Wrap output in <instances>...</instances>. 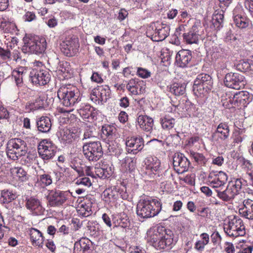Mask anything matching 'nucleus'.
I'll list each match as a JSON object with an SVG mask.
<instances>
[{
    "label": "nucleus",
    "instance_id": "f257e3e1",
    "mask_svg": "<svg viewBox=\"0 0 253 253\" xmlns=\"http://www.w3.org/2000/svg\"><path fill=\"white\" fill-rule=\"evenodd\" d=\"M149 242L157 250H169L174 245L173 234L169 229L158 227L151 235Z\"/></svg>",
    "mask_w": 253,
    "mask_h": 253
},
{
    "label": "nucleus",
    "instance_id": "f03ea898",
    "mask_svg": "<svg viewBox=\"0 0 253 253\" xmlns=\"http://www.w3.org/2000/svg\"><path fill=\"white\" fill-rule=\"evenodd\" d=\"M162 210V204L156 199L140 200L137 205V215L143 218H148L157 215Z\"/></svg>",
    "mask_w": 253,
    "mask_h": 253
},
{
    "label": "nucleus",
    "instance_id": "7ed1b4c3",
    "mask_svg": "<svg viewBox=\"0 0 253 253\" xmlns=\"http://www.w3.org/2000/svg\"><path fill=\"white\" fill-rule=\"evenodd\" d=\"M23 42L22 50L26 53L42 54L46 48V42L44 38L25 37L23 38Z\"/></svg>",
    "mask_w": 253,
    "mask_h": 253
},
{
    "label": "nucleus",
    "instance_id": "20e7f679",
    "mask_svg": "<svg viewBox=\"0 0 253 253\" xmlns=\"http://www.w3.org/2000/svg\"><path fill=\"white\" fill-rule=\"evenodd\" d=\"M226 235L232 238L243 237L246 234V229L243 221L236 216H230L227 223L224 225Z\"/></svg>",
    "mask_w": 253,
    "mask_h": 253
},
{
    "label": "nucleus",
    "instance_id": "39448f33",
    "mask_svg": "<svg viewBox=\"0 0 253 253\" xmlns=\"http://www.w3.org/2000/svg\"><path fill=\"white\" fill-rule=\"evenodd\" d=\"M7 145V156L11 160H17L27 154V143L20 138L11 139L8 141Z\"/></svg>",
    "mask_w": 253,
    "mask_h": 253
},
{
    "label": "nucleus",
    "instance_id": "423d86ee",
    "mask_svg": "<svg viewBox=\"0 0 253 253\" xmlns=\"http://www.w3.org/2000/svg\"><path fill=\"white\" fill-rule=\"evenodd\" d=\"M57 96L61 104L66 107H72L81 100L80 92L77 89L60 87L57 92Z\"/></svg>",
    "mask_w": 253,
    "mask_h": 253
},
{
    "label": "nucleus",
    "instance_id": "0eeeda50",
    "mask_svg": "<svg viewBox=\"0 0 253 253\" xmlns=\"http://www.w3.org/2000/svg\"><path fill=\"white\" fill-rule=\"evenodd\" d=\"M83 152L85 157L89 161H98L103 154L101 142L99 141H86L83 146Z\"/></svg>",
    "mask_w": 253,
    "mask_h": 253
},
{
    "label": "nucleus",
    "instance_id": "6e6552de",
    "mask_svg": "<svg viewBox=\"0 0 253 253\" xmlns=\"http://www.w3.org/2000/svg\"><path fill=\"white\" fill-rule=\"evenodd\" d=\"M212 84V81L210 75L200 74L194 81L193 90L196 95L200 96L211 89Z\"/></svg>",
    "mask_w": 253,
    "mask_h": 253
},
{
    "label": "nucleus",
    "instance_id": "1a4fd4ad",
    "mask_svg": "<svg viewBox=\"0 0 253 253\" xmlns=\"http://www.w3.org/2000/svg\"><path fill=\"white\" fill-rule=\"evenodd\" d=\"M57 148L55 145L50 140L43 139L38 145V153L44 160H48L55 156Z\"/></svg>",
    "mask_w": 253,
    "mask_h": 253
},
{
    "label": "nucleus",
    "instance_id": "9d476101",
    "mask_svg": "<svg viewBox=\"0 0 253 253\" xmlns=\"http://www.w3.org/2000/svg\"><path fill=\"white\" fill-rule=\"evenodd\" d=\"M71 195L69 191L52 190L47 196L49 204L52 207L60 206L71 197Z\"/></svg>",
    "mask_w": 253,
    "mask_h": 253
},
{
    "label": "nucleus",
    "instance_id": "9b49d317",
    "mask_svg": "<svg viewBox=\"0 0 253 253\" xmlns=\"http://www.w3.org/2000/svg\"><path fill=\"white\" fill-rule=\"evenodd\" d=\"M243 76L236 73H230L226 75L224 83L228 87L240 89L245 85Z\"/></svg>",
    "mask_w": 253,
    "mask_h": 253
},
{
    "label": "nucleus",
    "instance_id": "f8f14e48",
    "mask_svg": "<svg viewBox=\"0 0 253 253\" xmlns=\"http://www.w3.org/2000/svg\"><path fill=\"white\" fill-rule=\"evenodd\" d=\"M230 134V129L227 124L220 123L216 127V130L211 136V140L214 142H220L226 140Z\"/></svg>",
    "mask_w": 253,
    "mask_h": 253
},
{
    "label": "nucleus",
    "instance_id": "ddd939ff",
    "mask_svg": "<svg viewBox=\"0 0 253 253\" xmlns=\"http://www.w3.org/2000/svg\"><path fill=\"white\" fill-rule=\"evenodd\" d=\"M61 51L69 57L74 56L79 47V40L77 38H70L64 41L61 44Z\"/></svg>",
    "mask_w": 253,
    "mask_h": 253
},
{
    "label": "nucleus",
    "instance_id": "4468645a",
    "mask_svg": "<svg viewBox=\"0 0 253 253\" xmlns=\"http://www.w3.org/2000/svg\"><path fill=\"white\" fill-rule=\"evenodd\" d=\"M137 123L140 127L144 131L151 132L155 136L163 138L162 134L156 133V129L153 130L154 121L152 118L145 115H140L137 118Z\"/></svg>",
    "mask_w": 253,
    "mask_h": 253
},
{
    "label": "nucleus",
    "instance_id": "2eb2a0df",
    "mask_svg": "<svg viewBox=\"0 0 253 253\" xmlns=\"http://www.w3.org/2000/svg\"><path fill=\"white\" fill-rule=\"evenodd\" d=\"M126 145L127 152L129 153H132L135 155L143 148L144 146V140L140 136H133L126 140Z\"/></svg>",
    "mask_w": 253,
    "mask_h": 253
},
{
    "label": "nucleus",
    "instance_id": "dca6fc26",
    "mask_svg": "<svg viewBox=\"0 0 253 253\" xmlns=\"http://www.w3.org/2000/svg\"><path fill=\"white\" fill-rule=\"evenodd\" d=\"M173 165L177 173H183L188 170L190 162L183 154H175L173 157Z\"/></svg>",
    "mask_w": 253,
    "mask_h": 253
},
{
    "label": "nucleus",
    "instance_id": "f3484780",
    "mask_svg": "<svg viewBox=\"0 0 253 253\" xmlns=\"http://www.w3.org/2000/svg\"><path fill=\"white\" fill-rule=\"evenodd\" d=\"M32 82L35 84L44 85L50 80V75L48 72L44 70H33L30 75Z\"/></svg>",
    "mask_w": 253,
    "mask_h": 253
},
{
    "label": "nucleus",
    "instance_id": "a211bd4d",
    "mask_svg": "<svg viewBox=\"0 0 253 253\" xmlns=\"http://www.w3.org/2000/svg\"><path fill=\"white\" fill-rule=\"evenodd\" d=\"M77 111L85 121L92 122L97 119V111L89 105L82 104Z\"/></svg>",
    "mask_w": 253,
    "mask_h": 253
},
{
    "label": "nucleus",
    "instance_id": "6ab92c4d",
    "mask_svg": "<svg viewBox=\"0 0 253 253\" xmlns=\"http://www.w3.org/2000/svg\"><path fill=\"white\" fill-rule=\"evenodd\" d=\"M208 178L211 185L215 189L223 186L226 183L228 179L227 174L222 171L214 174L213 176L211 173H210Z\"/></svg>",
    "mask_w": 253,
    "mask_h": 253
},
{
    "label": "nucleus",
    "instance_id": "aec40b11",
    "mask_svg": "<svg viewBox=\"0 0 253 253\" xmlns=\"http://www.w3.org/2000/svg\"><path fill=\"white\" fill-rule=\"evenodd\" d=\"M234 24L240 28H245L249 25L250 20L242 11L240 7H236L233 10Z\"/></svg>",
    "mask_w": 253,
    "mask_h": 253
},
{
    "label": "nucleus",
    "instance_id": "412c9836",
    "mask_svg": "<svg viewBox=\"0 0 253 253\" xmlns=\"http://www.w3.org/2000/svg\"><path fill=\"white\" fill-rule=\"evenodd\" d=\"M192 58V54L190 50L182 49L179 51L176 55V63L178 66L184 68L188 66Z\"/></svg>",
    "mask_w": 253,
    "mask_h": 253
},
{
    "label": "nucleus",
    "instance_id": "4be33fe9",
    "mask_svg": "<svg viewBox=\"0 0 253 253\" xmlns=\"http://www.w3.org/2000/svg\"><path fill=\"white\" fill-rule=\"evenodd\" d=\"M215 191L217 193V197L224 202H230L232 201L235 198V196L237 195V191L234 188L231 187L230 184H229L226 188L223 190L217 189H215Z\"/></svg>",
    "mask_w": 253,
    "mask_h": 253
},
{
    "label": "nucleus",
    "instance_id": "5701e85b",
    "mask_svg": "<svg viewBox=\"0 0 253 253\" xmlns=\"http://www.w3.org/2000/svg\"><path fill=\"white\" fill-rule=\"evenodd\" d=\"M25 206L27 209L30 210L36 215H39L42 213L43 209L40 200L33 197L26 198Z\"/></svg>",
    "mask_w": 253,
    "mask_h": 253
},
{
    "label": "nucleus",
    "instance_id": "b1692460",
    "mask_svg": "<svg viewBox=\"0 0 253 253\" xmlns=\"http://www.w3.org/2000/svg\"><path fill=\"white\" fill-rule=\"evenodd\" d=\"M243 207L239 209L240 214L244 217L249 219H253V200L247 199L243 202Z\"/></svg>",
    "mask_w": 253,
    "mask_h": 253
},
{
    "label": "nucleus",
    "instance_id": "393cba45",
    "mask_svg": "<svg viewBox=\"0 0 253 253\" xmlns=\"http://www.w3.org/2000/svg\"><path fill=\"white\" fill-rule=\"evenodd\" d=\"M169 26L162 24L161 28H155L154 32L151 35V39L153 41H162L169 35Z\"/></svg>",
    "mask_w": 253,
    "mask_h": 253
},
{
    "label": "nucleus",
    "instance_id": "a878e982",
    "mask_svg": "<svg viewBox=\"0 0 253 253\" xmlns=\"http://www.w3.org/2000/svg\"><path fill=\"white\" fill-rule=\"evenodd\" d=\"M183 37L187 43H197L200 38L198 27L195 25L193 26L187 33L183 34Z\"/></svg>",
    "mask_w": 253,
    "mask_h": 253
},
{
    "label": "nucleus",
    "instance_id": "bb28decb",
    "mask_svg": "<svg viewBox=\"0 0 253 253\" xmlns=\"http://www.w3.org/2000/svg\"><path fill=\"white\" fill-rule=\"evenodd\" d=\"M27 75V69L24 67H19L13 71L12 77L14 78L15 83L18 86H21L23 84V80Z\"/></svg>",
    "mask_w": 253,
    "mask_h": 253
},
{
    "label": "nucleus",
    "instance_id": "cd10ccee",
    "mask_svg": "<svg viewBox=\"0 0 253 253\" xmlns=\"http://www.w3.org/2000/svg\"><path fill=\"white\" fill-rule=\"evenodd\" d=\"M37 126L39 131L47 132L50 129L51 123L50 119L47 117H42L37 121Z\"/></svg>",
    "mask_w": 253,
    "mask_h": 253
},
{
    "label": "nucleus",
    "instance_id": "c85d7f7f",
    "mask_svg": "<svg viewBox=\"0 0 253 253\" xmlns=\"http://www.w3.org/2000/svg\"><path fill=\"white\" fill-rule=\"evenodd\" d=\"M29 234L33 244L42 247L43 242V237L42 233L37 229L31 228L29 229Z\"/></svg>",
    "mask_w": 253,
    "mask_h": 253
},
{
    "label": "nucleus",
    "instance_id": "c756f323",
    "mask_svg": "<svg viewBox=\"0 0 253 253\" xmlns=\"http://www.w3.org/2000/svg\"><path fill=\"white\" fill-rule=\"evenodd\" d=\"M224 12L222 10H215L212 15L211 23L215 30H219L222 26Z\"/></svg>",
    "mask_w": 253,
    "mask_h": 253
},
{
    "label": "nucleus",
    "instance_id": "7c9ffc66",
    "mask_svg": "<svg viewBox=\"0 0 253 253\" xmlns=\"http://www.w3.org/2000/svg\"><path fill=\"white\" fill-rule=\"evenodd\" d=\"M46 102L45 97L43 96H39L33 103H28L26 107L31 111H35L38 109H41L46 107Z\"/></svg>",
    "mask_w": 253,
    "mask_h": 253
},
{
    "label": "nucleus",
    "instance_id": "2f4dec72",
    "mask_svg": "<svg viewBox=\"0 0 253 253\" xmlns=\"http://www.w3.org/2000/svg\"><path fill=\"white\" fill-rule=\"evenodd\" d=\"M101 137L104 139H108L110 141L113 139L116 132L115 127L111 125H105L102 127Z\"/></svg>",
    "mask_w": 253,
    "mask_h": 253
},
{
    "label": "nucleus",
    "instance_id": "473e14b6",
    "mask_svg": "<svg viewBox=\"0 0 253 253\" xmlns=\"http://www.w3.org/2000/svg\"><path fill=\"white\" fill-rule=\"evenodd\" d=\"M140 87L139 84L138 79H132L130 80L126 84V87L131 95H136L140 93V89L138 90V88Z\"/></svg>",
    "mask_w": 253,
    "mask_h": 253
},
{
    "label": "nucleus",
    "instance_id": "72a5a7b5",
    "mask_svg": "<svg viewBox=\"0 0 253 253\" xmlns=\"http://www.w3.org/2000/svg\"><path fill=\"white\" fill-rule=\"evenodd\" d=\"M146 163L148 164V169H150L152 172L154 173H155V172H159L161 163L157 157H148L146 159Z\"/></svg>",
    "mask_w": 253,
    "mask_h": 253
},
{
    "label": "nucleus",
    "instance_id": "f704fd0d",
    "mask_svg": "<svg viewBox=\"0 0 253 253\" xmlns=\"http://www.w3.org/2000/svg\"><path fill=\"white\" fill-rule=\"evenodd\" d=\"M248 93L244 91H238L236 93L232 99H230L229 102L235 106L238 105V103H244L246 100L248 99Z\"/></svg>",
    "mask_w": 253,
    "mask_h": 253
},
{
    "label": "nucleus",
    "instance_id": "c9c22d12",
    "mask_svg": "<svg viewBox=\"0 0 253 253\" xmlns=\"http://www.w3.org/2000/svg\"><path fill=\"white\" fill-rule=\"evenodd\" d=\"M186 90V84L184 83H175L169 88V91L175 95H183Z\"/></svg>",
    "mask_w": 253,
    "mask_h": 253
},
{
    "label": "nucleus",
    "instance_id": "e433bc0d",
    "mask_svg": "<svg viewBox=\"0 0 253 253\" xmlns=\"http://www.w3.org/2000/svg\"><path fill=\"white\" fill-rule=\"evenodd\" d=\"M175 123V119L169 116H166L161 118V124L162 128L166 130H169L173 128Z\"/></svg>",
    "mask_w": 253,
    "mask_h": 253
},
{
    "label": "nucleus",
    "instance_id": "4c0bfd02",
    "mask_svg": "<svg viewBox=\"0 0 253 253\" xmlns=\"http://www.w3.org/2000/svg\"><path fill=\"white\" fill-rule=\"evenodd\" d=\"M100 88V97L101 102H106L108 99L110 98V89L108 85H101L99 86Z\"/></svg>",
    "mask_w": 253,
    "mask_h": 253
},
{
    "label": "nucleus",
    "instance_id": "58836bf2",
    "mask_svg": "<svg viewBox=\"0 0 253 253\" xmlns=\"http://www.w3.org/2000/svg\"><path fill=\"white\" fill-rule=\"evenodd\" d=\"M136 160L134 158L126 157L124 160L125 167L126 169L133 171L135 168Z\"/></svg>",
    "mask_w": 253,
    "mask_h": 253
},
{
    "label": "nucleus",
    "instance_id": "ea45409f",
    "mask_svg": "<svg viewBox=\"0 0 253 253\" xmlns=\"http://www.w3.org/2000/svg\"><path fill=\"white\" fill-rule=\"evenodd\" d=\"M95 128L93 126H87L84 135L83 141L95 137Z\"/></svg>",
    "mask_w": 253,
    "mask_h": 253
},
{
    "label": "nucleus",
    "instance_id": "a19ab883",
    "mask_svg": "<svg viewBox=\"0 0 253 253\" xmlns=\"http://www.w3.org/2000/svg\"><path fill=\"white\" fill-rule=\"evenodd\" d=\"M190 155L198 164H205L207 162L206 158L202 154L190 151Z\"/></svg>",
    "mask_w": 253,
    "mask_h": 253
},
{
    "label": "nucleus",
    "instance_id": "79ce46f5",
    "mask_svg": "<svg viewBox=\"0 0 253 253\" xmlns=\"http://www.w3.org/2000/svg\"><path fill=\"white\" fill-rule=\"evenodd\" d=\"M0 58L6 62L12 60V54L9 48L4 49L0 46Z\"/></svg>",
    "mask_w": 253,
    "mask_h": 253
},
{
    "label": "nucleus",
    "instance_id": "37998d69",
    "mask_svg": "<svg viewBox=\"0 0 253 253\" xmlns=\"http://www.w3.org/2000/svg\"><path fill=\"white\" fill-rule=\"evenodd\" d=\"M100 91L99 86H97V87L92 90L90 94V98L93 102L98 101L99 103L100 101L101 102Z\"/></svg>",
    "mask_w": 253,
    "mask_h": 253
},
{
    "label": "nucleus",
    "instance_id": "c03bdc74",
    "mask_svg": "<svg viewBox=\"0 0 253 253\" xmlns=\"http://www.w3.org/2000/svg\"><path fill=\"white\" fill-rule=\"evenodd\" d=\"M1 196L3 198V203H8L16 198V195L11 191H2Z\"/></svg>",
    "mask_w": 253,
    "mask_h": 253
},
{
    "label": "nucleus",
    "instance_id": "a18cd8bd",
    "mask_svg": "<svg viewBox=\"0 0 253 253\" xmlns=\"http://www.w3.org/2000/svg\"><path fill=\"white\" fill-rule=\"evenodd\" d=\"M241 168L243 170L246 172V174L249 176V173L253 172V164L249 160L243 159L242 160Z\"/></svg>",
    "mask_w": 253,
    "mask_h": 253
},
{
    "label": "nucleus",
    "instance_id": "49530a36",
    "mask_svg": "<svg viewBox=\"0 0 253 253\" xmlns=\"http://www.w3.org/2000/svg\"><path fill=\"white\" fill-rule=\"evenodd\" d=\"M14 170L19 180L24 181L27 180V172L22 168H14Z\"/></svg>",
    "mask_w": 253,
    "mask_h": 253
},
{
    "label": "nucleus",
    "instance_id": "de8ad7c7",
    "mask_svg": "<svg viewBox=\"0 0 253 253\" xmlns=\"http://www.w3.org/2000/svg\"><path fill=\"white\" fill-rule=\"evenodd\" d=\"M38 179L44 186L49 185L52 182L51 176L48 173H43L40 175Z\"/></svg>",
    "mask_w": 253,
    "mask_h": 253
},
{
    "label": "nucleus",
    "instance_id": "09e8293b",
    "mask_svg": "<svg viewBox=\"0 0 253 253\" xmlns=\"http://www.w3.org/2000/svg\"><path fill=\"white\" fill-rule=\"evenodd\" d=\"M61 134V139L65 143H70L74 139V134L71 133L70 130H66Z\"/></svg>",
    "mask_w": 253,
    "mask_h": 253
},
{
    "label": "nucleus",
    "instance_id": "8fccbe9b",
    "mask_svg": "<svg viewBox=\"0 0 253 253\" xmlns=\"http://www.w3.org/2000/svg\"><path fill=\"white\" fill-rule=\"evenodd\" d=\"M90 241L88 239H84L81 240L79 243H76L75 246L77 247L78 246H80L81 250L83 251V253H86L90 249Z\"/></svg>",
    "mask_w": 253,
    "mask_h": 253
},
{
    "label": "nucleus",
    "instance_id": "3c124183",
    "mask_svg": "<svg viewBox=\"0 0 253 253\" xmlns=\"http://www.w3.org/2000/svg\"><path fill=\"white\" fill-rule=\"evenodd\" d=\"M243 130L239 128H237L235 130L233 133V142L234 143H239L242 141L244 138V136L243 135Z\"/></svg>",
    "mask_w": 253,
    "mask_h": 253
},
{
    "label": "nucleus",
    "instance_id": "603ef678",
    "mask_svg": "<svg viewBox=\"0 0 253 253\" xmlns=\"http://www.w3.org/2000/svg\"><path fill=\"white\" fill-rule=\"evenodd\" d=\"M95 172L98 177L101 178H106L110 175V173L107 169L104 168H95Z\"/></svg>",
    "mask_w": 253,
    "mask_h": 253
},
{
    "label": "nucleus",
    "instance_id": "864d4df0",
    "mask_svg": "<svg viewBox=\"0 0 253 253\" xmlns=\"http://www.w3.org/2000/svg\"><path fill=\"white\" fill-rule=\"evenodd\" d=\"M76 184L77 185H82L87 187H90L92 184L90 179L87 177L77 179Z\"/></svg>",
    "mask_w": 253,
    "mask_h": 253
},
{
    "label": "nucleus",
    "instance_id": "5fc2aeb1",
    "mask_svg": "<svg viewBox=\"0 0 253 253\" xmlns=\"http://www.w3.org/2000/svg\"><path fill=\"white\" fill-rule=\"evenodd\" d=\"M137 74L142 78H147L151 75V73L147 70L138 67L137 68Z\"/></svg>",
    "mask_w": 253,
    "mask_h": 253
},
{
    "label": "nucleus",
    "instance_id": "6e6d98bb",
    "mask_svg": "<svg viewBox=\"0 0 253 253\" xmlns=\"http://www.w3.org/2000/svg\"><path fill=\"white\" fill-rule=\"evenodd\" d=\"M224 251L226 253H235V249L233 244L230 242L225 243Z\"/></svg>",
    "mask_w": 253,
    "mask_h": 253
},
{
    "label": "nucleus",
    "instance_id": "4d7b16f0",
    "mask_svg": "<svg viewBox=\"0 0 253 253\" xmlns=\"http://www.w3.org/2000/svg\"><path fill=\"white\" fill-rule=\"evenodd\" d=\"M9 118V113L4 107L0 104V119H7Z\"/></svg>",
    "mask_w": 253,
    "mask_h": 253
},
{
    "label": "nucleus",
    "instance_id": "13d9d810",
    "mask_svg": "<svg viewBox=\"0 0 253 253\" xmlns=\"http://www.w3.org/2000/svg\"><path fill=\"white\" fill-rule=\"evenodd\" d=\"M231 187L234 188L237 191V194H238L239 191L241 189L242 186V182L241 179H237L235 181L234 184H230Z\"/></svg>",
    "mask_w": 253,
    "mask_h": 253
},
{
    "label": "nucleus",
    "instance_id": "bf43d9fd",
    "mask_svg": "<svg viewBox=\"0 0 253 253\" xmlns=\"http://www.w3.org/2000/svg\"><path fill=\"white\" fill-rule=\"evenodd\" d=\"M36 15L33 12L27 11L24 16L25 21L31 22L36 19Z\"/></svg>",
    "mask_w": 253,
    "mask_h": 253
},
{
    "label": "nucleus",
    "instance_id": "052dcab7",
    "mask_svg": "<svg viewBox=\"0 0 253 253\" xmlns=\"http://www.w3.org/2000/svg\"><path fill=\"white\" fill-rule=\"evenodd\" d=\"M115 193H117V191H113L110 189L106 190L104 192V196L106 197H108L110 200H114L116 199Z\"/></svg>",
    "mask_w": 253,
    "mask_h": 253
},
{
    "label": "nucleus",
    "instance_id": "680f3d73",
    "mask_svg": "<svg viewBox=\"0 0 253 253\" xmlns=\"http://www.w3.org/2000/svg\"><path fill=\"white\" fill-rule=\"evenodd\" d=\"M125 216L124 217H123L122 216L120 219V222L119 225L120 226L126 228V227L128 226V225L129 224V221L128 220V219L126 218V216L123 214V216Z\"/></svg>",
    "mask_w": 253,
    "mask_h": 253
},
{
    "label": "nucleus",
    "instance_id": "e2e57ef3",
    "mask_svg": "<svg viewBox=\"0 0 253 253\" xmlns=\"http://www.w3.org/2000/svg\"><path fill=\"white\" fill-rule=\"evenodd\" d=\"M118 119L121 123H125L127 121L128 116L126 112L121 111L119 115Z\"/></svg>",
    "mask_w": 253,
    "mask_h": 253
},
{
    "label": "nucleus",
    "instance_id": "0e129e2a",
    "mask_svg": "<svg viewBox=\"0 0 253 253\" xmlns=\"http://www.w3.org/2000/svg\"><path fill=\"white\" fill-rule=\"evenodd\" d=\"M119 104L122 107L126 108L129 104L128 98L126 96L123 97L120 100Z\"/></svg>",
    "mask_w": 253,
    "mask_h": 253
},
{
    "label": "nucleus",
    "instance_id": "69168bd1",
    "mask_svg": "<svg viewBox=\"0 0 253 253\" xmlns=\"http://www.w3.org/2000/svg\"><path fill=\"white\" fill-rule=\"evenodd\" d=\"M128 12L125 9H121L119 13L118 18L121 21L124 20L127 16Z\"/></svg>",
    "mask_w": 253,
    "mask_h": 253
},
{
    "label": "nucleus",
    "instance_id": "338daca9",
    "mask_svg": "<svg viewBox=\"0 0 253 253\" xmlns=\"http://www.w3.org/2000/svg\"><path fill=\"white\" fill-rule=\"evenodd\" d=\"M91 79L92 81L97 83L103 82V79L97 73H93L91 77Z\"/></svg>",
    "mask_w": 253,
    "mask_h": 253
},
{
    "label": "nucleus",
    "instance_id": "774afa93",
    "mask_svg": "<svg viewBox=\"0 0 253 253\" xmlns=\"http://www.w3.org/2000/svg\"><path fill=\"white\" fill-rule=\"evenodd\" d=\"M245 7L250 12L253 13V0H246L245 1Z\"/></svg>",
    "mask_w": 253,
    "mask_h": 253
}]
</instances>
